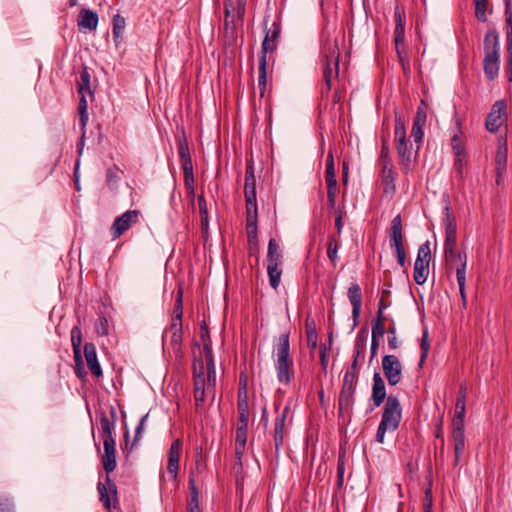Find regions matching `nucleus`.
<instances>
[{"mask_svg": "<svg viewBox=\"0 0 512 512\" xmlns=\"http://www.w3.org/2000/svg\"><path fill=\"white\" fill-rule=\"evenodd\" d=\"M202 344L206 364L202 357H195L193 364L194 400L197 410H199L205 402L206 384L208 390L216 384V370L212 354V341L202 342Z\"/></svg>", "mask_w": 512, "mask_h": 512, "instance_id": "f257e3e1", "label": "nucleus"}, {"mask_svg": "<svg viewBox=\"0 0 512 512\" xmlns=\"http://www.w3.org/2000/svg\"><path fill=\"white\" fill-rule=\"evenodd\" d=\"M275 369L277 379L280 383L289 384L293 376V361L290 358L289 333L285 332L279 335L277 343L274 346Z\"/></svg>", "mask_w": 512, "mask_h": 512, "instance_id": "f03ea898", "label": "nucleus"}, {"mask_svg": "<svg viewBox=\"0 0 512 512\" xmlns=\"http://www.w3.org/2000/svg\"><path fill=\"white\" fill-rule=\"evenodd\" d=\"M401 421V406L396 396L390 395L385 403L381 422L376 433V440L379 443L384 442L385 433L398 429Z\"/></svg>", "mask_w": 512, "mask_h": 512, "instance_id": "7ed1b4c3", "label": "nucleus"}, {"mask_svg": "<svg viewBox=\"0 0 512 512\" xmlns=\"http://www.w3.org/2000/svg\"><path fill=\"white\" fill-rule=\"evenodd\" d=\"M499 38L495 31H489L484 37V73L489 80H494L499 72Z\"/></svg>", "mask_w": 512, "mask_h": 512, "instance_id": "20e7f679", "label": "nucleus"}, {"mask_svg": "<svg viewBox=\"0 0 512 512\" xmlns=\"http://www.w3.org/2000/svg\"><path fill=\"white\" fill-rule=\"evenodd\" d=\"M267 262L269 283L273 289H277L282 275V270L280 269L282 254L279 245L274 239H270L268 244Z\"/></svg>", "mask_w": 512, "mask_h": 512, "instance_id": "39448f33", "label": "nucleus"}, {"mask_svg": "<svg viewBox=\"0 0 512 512\" xmlns=\"http://www.w3.org/2000/svg\"><path fill=\"white\" fill-rule=\"evenodd\" d=\"M357 385V377L353 376V372H345L343 383L338 398L339 416L350 413L354 404V393Z\"/></svg>", "mask_w": 512, "mask_h": 512, "instance_id": "423d86ee", "label": "nucleus"}, {"mask_svg": "<svg viewBox=\"0 0 512 512\" xmlns=\"http://www.w3.org/2000/svg\"><path fill=\"white\" fill-rule=\"evenodd\" d=\"M395 139L397 142V153L399 157V165L402 167L404 173L410 170L411 164V145L406 140V130L404 122L401 118L395 120Z\"/></svg>", "mask_w": 512, "mask_h": 512, "instance_id": "0eeeda50", "label": "nucleus"}, {"mask_svg": "<svg viewBox=\"0 0 512 512\" xmlns=\"http://www.w3.org/2000/svg\"><path fill=\"white\" fill-rule=\"evenodd\" d=\"M464 417L465 411H455L452 426V439L454 444V466L459 465L461 456L465 450V433H464Z\"/></svg>", "mask_w": 512, "mask_h": 512, "instance_id": "6e6552de", "label": "nucleus"}, {"mask_svg": "<svg viewBox=\"0 0 512 512\" xmlns=\"http://www.w3.org/2000/svg\"><path fill=\"white\" fill-rule=\"evenodd\" d=\"M430 260V245L429 242H426L420 245L417 258L414 263L413 279L418 285H423L427 280Z\"/></svg>", "mask_w": 512, "mask_h": 512, "instance_id": "1a4fd4ad", "label": "nucleus"}, {"mask_svg": "<svg viewBox=\"0 0 512 512\" xmlns=\"http://www.w3.org/2000/svg\"><path fill=\"white\" fill-rule=\"evenodd\" d=\"M139 210H128L121 216L115 218L111 228L110 234L112 239H118L122 234L128 231L139 220Z\"/></svg>", "mask_w": 512, "mask_h": 512, "instance_id": "9d476101", "label": "nucleus"}, {"mask_svg": "<svg viewBox=\"0 0 512 512\" xmlns=\"http://www.w3.org/2000/svg\"><path fill=\"white\" fill-rule=\"evenodd\" d=\"M382 368L389 385L395 386L402 380V364L395 355H385L382 358Z\"/></svg>", "mask_w": 512, "mask_h": 512, "instance_id": "9b49d317", "label": "nucleus"}, {"mask_svg": "<svg viewBox=\"0 0 512 512\" xmlns=\"http://www.w3.org/2000/svg\"><path fill=\"white\" fill-rule=\"evenodd\" d=\"M246 226L249 242L257 240V201L256 197H245Z\"/></svg>", "mask_w": 512, "mask_h": 512, "instance_id": "f8f14e48", "label": "nucleus"}, {"mask_svg": "<svg viewBox=\"0 0 512 512\" xmlns=\"http://www.w3.org/2000/svg\"><path fill=\"white\" fill-rule=\"evenodd\" d=\"M321 53L325 61H331L334 65L335 74H339V47L336 38L331 37L329 34L325 36L322 46Z\"/></svg>", "mask_w": 512, "mask_h": 512, "instance_id": "ddd939ff", "label": "nucleus"}, {"mask_svg": "<svg viewBox=\"0 0 512 512\" xmlns=\"http://www.w3.org/2000/svg\"><path fill=\"white\" fill-rule=\"evenodd\" d=\"M71 344L75 359V374L82 379L85 376L81 357L82 332L78 326H74L71 330Z\"/></svg>", "mask_w": 512, "mask_h": 512, "instance_id": "4468645a", "label": "nucleus"}, {"mask_svg": "<svg viewBox=\"0 0 512 512\" xmlns=\"http://www.w3.org/2000/svg\"><path fill=\"white\" fill-rule=\"evenodd\" d=\"M182 452V442L180 439H176L172 442L169 451H168V460H167V472L172 481L177 480L178 471H179V461Z\"/></svg>", "mask_w": 512, "mask_h": 512, "instance_id": "2eb2a0df", "label": "nucleus"}, {"mask_svg": "<svg viewBox=\"0 0 512 512\" xmlns=\"http://www.w3.org/2000/svg\"><path fill=\"white\" fill-rule=\"evenodd\" d=\"M506 111V103L503 100L496 101L492 108L490 113L488 114L485 122L486 129L491 132L495 133L498 131L500 126L503 123L502 116Z\"/></svg>", "mask_w": 512, "mask_h": 512, "instance_id": "dca6fc26", "label": "nucleus"}, {"mask_svg": "<svg viewBox=\"0 0 512 512\" xmlns=\"http://www.w3.org/2000/svg\"><path fill=\"white\" fill-rule=\"evenodd\" d=\"M388 234L391 248L394 250L404 248L403 224L400 214L392 219Z\"/></svg>", "mask_w": 512, "mask_h": 512, "instance_id": "f3484780", "label": "nucleus"}, {"mask_svg": "<svg viewBox=\"0 0 512 512\" xmlns=\"http://www.w3.org/2000/svg\"><path fill=\"white\" fill-rule=\"evenodd\" d=\"M290 412V407L287 405L283 408V410L277 415L274 423V444L276 453L279 452L280 448L284 443V435H285V425L286 419Z\"/></svg>", "mask_w": 512, "mask_h": 512, "instance_id": "a211bd4d", "label": "nucleus"}, {"mask_svg": "<svg viewBox=\"0 0 512 512\" xmlns=\"http://www.w3.org/2000/svg\"><path fill=\"white\" fill-rule=\"evenodd\" d=\"M444 257L447 267L456 270V276L460 271L463 272V275L466 274L467 256L465 253L455 250L445 253Z\"/></svg>", "mask_w": 512, "mask_h": 512, "instance_id": "6ab92c4d", "label": "nucleus"}, {"mask_svg": "<svg viewBox=\"0 0 512 512\" xmlns=\"http://www.w3.org/2000/svg\"><path fill=\"white\" fill-rule=\"evenodd\" d=\"M280 26L273 22L271 28L266 31L265 38L262 43V50L260 56H265L267 58V53L272 52L277 47V41L280 36Z\"/></svg>", "mask_w": 512, "mask_h": 512, "instance_id": "aec40b11", "label": "nucleus"}, {"mask_svg": "<svg viewBox=\"0 0 512 512\" xmlns=\"http://www.w3.org/2000/svg\"><path fill=\"white\" fill-rule=\"evenodd\" d=\"M348 298L352 305V317L354 321L353 326L355 327L358 324V318L360 316L362 306L361 288L358 284L355 283L349 287Z\"/></svg>", "mask_w": 512, "mask_h": 512, "instance_id": "412c9836", "label": "nucleus"}, {"mask_svg": "<svg viewBox=\"0 0 512 512\" xmlns=\"http://www.w3.org/2000/svg\"><path fill=\"white\" fill-rule=\"evenodd\" d=\"M104 455L102 457L103 468L107 473H111L116 468V448L115 440L109 439L103 441Z\"/></svg>", "mask_w": 512, "mask_h": 512, "instance_id": "4be33fe9", "label": "nucleus"}, {"mask_svg": "<svg viewBox=\"0 0 512 512\" xmlns=\"http://www.w3.org/2000/svg\"><path fill=\"white\" fill-rule=\"evenodd\" d=\"M171 333L169 346L172 348L174 353L179 356L181 354L183 327L182 324L171 323L168 330L165 333ZM166 334L163 335V342H166Z\"/></svg>", "mask_w": 512, "mask_h": 512, "instance_id": "5701e85b", "label": "nucleus"}, {"mask_svg": "<svg viewBox=\"0 0 512 512\" xmlns=\"http://www.w3.org/2000/svg\"><path fill=\"white\" fill-rule=\"evenodd\" d=\"M84 356L91 373L97 378L102 376V369L98 362L96 348L93 343H85Z\"/></svg>", "mask_w": 512, "mask_h": 512, "instance_id": "b1692460", "label": "nucleus"}, {"mask_svg": "<svg viewBox=\"0 0 512 512\" xmlns=\"http://www.w3.org/2000/svg\"><path fill=\"white\" fill-rule=\"evenodd\" d=\"M246 0H225V18L242 19L245 14Z\"/></svg>", "mask_w": 512, "mask_h": 512, "instance_id": "393cba45", "label": "nucleus"}, {"mask_svg": "<svg viewBox=\"0 0 512 512\" xmlns=\"http://www.w3.org/2000/svg\"><path fill=\"white\" fill-rule=\"evenodd\" d=\"M77 25L80 31L95 30L98 25V14L89 9H82L79 13Z\"/></svg>", "mask_w": 512, "mask_h": 512, "instance_id": "a878e982", "label": "nucleus"}, {"mask_svg": "<svg viewBox=\"0 0 512 512\" xmlns=\"http://www.w3.org/2000/svg\"><path fill=\"white\" fill-rule=\"evenodd\" d=\"M386 398L385 383L379 372L373 375L372 400L376 407H379Z\"/></svg>", "mask_w": 512, "mask_h": 512, "instance_id": "bb28decb", "label": "nucleus"}, {"mask_svg": "<svg viewBox=\"0 0 512 512\" xmlns=\"http://www.w3.org/2000/svg\"><path fill=\"white\" fill-rule=\"evenodd\" d=\"M507 164V141L504 137H499L498 147L495 155V165L498 176L506 169Z\"/></svg>", "mask_w": 512, "mask_h": 512, "instance_id": "cd10ccee", "label": "nucleus"}, {"mask_svg": "<svg viewBox=\"0 0 512 512\" xmlns=\"http://www.w3.org/2000/svg\"><path fill=\"white\" fill-rule=\"evenodd\" d=\"M111 418L112 421L109 420L108 416L105 413L100 415V429L103 437V441L114 439L112 435V431L115 427V422L117 420V414L114 408H111Z\"/></svg>", "mask_w": 512, "mask_h": 512, "instance_id": "c85d7f7f", "label": "nucleus"}, {"mask_svg": "<svg viewBox=\"0 0 512 512\" xmlns=\"http://www.w3.org/2000/svg\"><path fill=\"white\" fill-rule=\"evenodd\" d=\"M181 166L184 174V184L187 190L193 194L194 193V174H193V162L192 159H182Z\"/></svg>", "mask_w": 512, "mask_h": 512, "instance_id": "c756f323", "label": "nucleus"}, {"mask_svg": "<svg viewBox=\"0 0 512 512\" xmlns=\"http://www.w3.org/2000/svg\"><path fill=\"white\" fill-rule=\"evenodd\" d=\"M259 77H258V88L260 97H264L267 87V59L265 56L259 57Z\"/></svg>", "mask_w": 512, "mask_h": 512, "instance_id": "7c9ffc66", "label": "nucleus"}, {"mask_svg": "<svg viewBox=\"0 0 512 512\" xmlns=\"http://www.w3.org/2000/svg\"><path fill=\"white\" fill-rule=\"evenodd\" d=\"M183 318V288L180 286L177 290L176 299L173 307V317L171 323L182 324Z\"/></svg>", "mask_w": 512, "mask_h": 512, "instance_id": "2f4dec72", "label": "nucleus"}, {"mask_svg": "<svg viewBox=\"0 0 512 512\" xmlns=\"http://www.w3.org/2000/svg\"><path fill=\"white\" fill-rule=\"evenodd\" d=\"M125 26H126L125 18L122 17L120 14L114 15L112 33H113V38L115 41H118L119 39H121L123 31L125 29Z\"/></svg>", "mask_w": 512, "mask_h": 512, "instance_id": "473e14b6", "label": "nucleus"}, {"mask_svg": "<svg viewBox=\"0 0 512 512\" xmlns=\"http://www.w3.org/2000/svg\"><path fill=\"white\" fill-rule=\"evenodd\" d=\"M325 181L337 182L333 153L330 151L326 158Z\"/></svg>", "mask_w": 512, "mask_h": 512, "instance_id": "72a5a7b5", "label": "nucleus"}, {"mask_svg": "<svg viewBox=\"0 0 512 512\" xmlns=\"http://www.w3.org/2000/svg\"><path fill=\"white\" fill-rule=\"evenodd\" d=\"M78 86V92L80 94H83L85 92L92 94L91 88H90V74L85 67L81 74H80V80L77 82Z\"/></svg>", "mask_w": 512, "mask_h": 512, "instance_id": "f704fd0d", "label": "nucleus"}, {"mask_svg": "<svg viewBox=\"0 0 512 512\" xmlns=\"http://www.w3.org/2000/svg\"><path fill=\"white\" fill-rule=\"evenodd\" d=\"M445 235L456 234L457 233V224L455 217L450 213L449 207L445 208Z\"/></svg>", "mask_w": 512, "mask_h": 512, "instance_id": "c9c22d12", "label": "nucleus"}, {"mask_svg": "<svg viewBox=\"0 0 512 512\" xmlns=\"http://www.w3.org/2000/svg\"><path fill=\"white\" fill-rule=\"evenodd\" d=\"M198 206L201 217V226L202 230L205 231L208 229V208L207 203L203 195L198 197Z\"/></svg>", "mask_w": 512, "mask_h": 512, "instance_id": "e433bc0d", "label": "nucleus"}, {"mask_svg": "<svg viewBox=\"0 0 512 512\" xmlns=\"http://www.w3.org/2000/svg\"><path fill=\"white\" fill-rule=\"evenodd\" d=\"M323 77L326 84L327 91H329L332 87V79L333 77H338V74H335L334 65L331 61H325L324 69H323Z\"/></svg>", "mask_w": 512, "mask_h": 512, "instance_id": "4c0bfd02", "label": "nucleus"}, {"mask_svg": "<svg viewBox=\"0 0 512 512\" xmlns=\"http://www.w3.org/2000/svg\"><path fill=\"white\" fill-rule=\"evenodd\" d=\"M338 242L335 238V236H329L328 238V247H327V256L330 259L333 266H336L337 262V252H338Z\"/></svg>", "mask_w": 512, "mask_h": 512, "instance_id": "58836bf2", "label": "nucleus"}, {"mask_svg": "<svg viewBox=\"0 0 512 512\" xmlns=\"http://www.w3.org/2000/svg\"><path fill=\"white\" fill-rule=\"evenodd\" d=\"M429 349H430L429 334H428V330L425 329L423 331L421 342H420V350H421L420 363H419L420 367L423 365L424 361L426 360L428 353H429Z\"/></svg>", "mask_w": 512, "mask_h": 512, "instance_id": "ea45409f", "label": "nucleus"}, {"mask_svg": "<svg viewBox=\"0 0 512 512\" xmlns=\"http://www.w3.org/2000/svg\"><path fill=\"white\" fill-rule=\"evenodd\" d=\"M382 176L385 184L387 186H391L392 189L394 190V172L392 169L391 161H385V163L383 164Z\"/></svg>", "mask_w": 512, "mask_h": 512, "instance_id": "a19ab883", "label": "nucleus"}, {"mask_svg": "<svg viewBox=\"0 0 512 512\" xmlns=\"http://www.w3.org/2000/svg\"><path fill=\"white\" fill-rule=\"evenodd\" d=\"M364 333H365V329L362 328L355 340L354 354H357V357H363L365 354L366 337L363 336Z\"/></svg>", "mask_w": 512, "mask_h": 512, "instance_id": "79ce46f5", "label": "nucleus"}, {"mask_svg": "<svg viewBox=\"0 0 512 512\" xmlns=\"http://www.w3.org/2000/svg\"><path fill=\"white\" fill-rule=\"evenodd\" d=\"M388 334V346L391 350H396L400 347V341L396 336V326L395 323L392 322L387 329Z\"/></svg>", "mask_w": 512, "mask_h": 512, "instance_id": "37998d69", "label": "nucleus"}, {"mask_svg": "<svg viewBox=\"0 0 512 512\" xmlns=\"http://www.w3.org/2000/svg\"><path fill=\"white\" fill-rule=\"evenodd\" d=\"M405 26H395L394 41L397 54L401 55V46L404 44Z\"/></svg>", "mask_w": 512, "mask_h": 512, "instance_id": "c03bdc74", "label": "nucleus"}, {"mask_svg": "<svg viewBox=\"0 0 512 512\" xmlns=\"http://www.w3.org/2000/svg\"><path fill=\"white\" fill-rule=\"evenodd\" d=\"M475 4V16L478 20L485 22L487 20L486 10L488 2L487 0H474Z\"/></svg>", "mask_w": 512, "mask_h": 512, "instance_id": "a18cd8bd", "label": "nucleus"}, {"mask_svg": "<svg viewBox=\"0 0 512 512\" xmlns=\"http://www.w3.org/2000/svg\"><path fill=\"white\" fill-rule=\"evenodd\" d=\"M466 394H467V385L465 383H461L460 387H459L457 401L455 404V411H459V410L465 411Z\"/></svg>", "mask_w": 512, "mask_h": 512, "instance_id": "49530a36", "label": "nucleus"}, {"mask_svg": "<svg viewBox=\"0 0 512 512\" xmlns=\"http://www.w3.org/2000/svg\"><path fill=\"white\" fill-rule=\"evenodd\" d=\"M327 185V198L330 208H335L337 197V182H326Z\"/></svg>", "mask_w": 512, "mask_h": 512, "instance_id": "de8ad7c7", "label": "nucleus"}, {"mask_svg": "<svg viewBox=\"0 0 512 512\" xmlns=\"http://www.w3.org/2000/svg\"><path fill=\"white\" fill-rule=\"evenodd\" d=\"M97 490L100 494V501L104 504V506L106 508L109 509L111 506V502H110V497H109L107 486L102 482H98Z\"/></svg>", "mask_w": 512, "mask_h": 512, "instance_id": "09e8293b", "label": "nucleus"}, {"mask_svg": "<svg viewBox=\"0 0 512 512\" xmlns=\"http://www.w3.org/2000/svg\"><path fill=\"white\" fill-rule=\"evenodd\" d=\"M0 512H15L12 499L5 494H0Z\"/></svg>", "mask_w": 512, "mask_h": 512, "instance_id": "8fccbe9b", "label": "nucleus"}, {"mask_svg": "<svg viewBox=\"0 0 512 512\" xmlns=\"http://www.w3.org/2000/svg\"><path fill=\"white\" fill-rule=\"evenodd\" d=\"M96 333L99 336H107L109 334V323L106 317H100L95 325Z\"/></svg>", "mask_w": 512, "mask_h": 512, "instance_id": "3c124183", "label": "nucleus"}, {"mask_svg": "<svg viewBox=\"0 0 512 512\" xmlns=\"http://www.w3.org/2000/svg\"><path fill=\"white\" fill-rule=\"evenodd\" d=\"M118 180H119V176L117 174V167L114 166L112 168L107 169L106 182L111 188L115 187Z\"/></svg>", "mask_w": 512, "mask_h": 512, "instance_id": "603ef678", "label": "nucleus"}, {"mask_svg": "<svg viewBox=\"0 0 512 512\" xmlns=\"http://www.w3.org/2000/svg\"><path fill=\"white\" fill-rule=\"evenodd\" d=\"M456 245V234L445 235L444 254L457 250Z\"/></svg>", "mask_w": 512, "mask_h": 512, "instance_id": "864d4df0", "label": "nucleus"}, {"mask_svg": "<svg viewBox=\"0 0 512 512\" xmlns=\"http://www.w3.org/2000/svg\"><path fill=\"white\" fill-rule=\"evenodd\" d=\"M457 283L459 286V292L463 301V305H466V292H465V283H466V274L463 275V272H458Z\"/></svg>", "mask_w": 512, "mask_h": 512, "instance_id": "5fc2aeb1", "label": "nucleus"}, {"mask_svg": "<svg viewBox=\"0 0 512 512\" xmlns=\"http://www.w3.org/2000/svg\"><path fill=\"white\" fill-rule=\"evenodd\" d=\"M244 194L245 197H256V179H245Z\"/></svg>", "mask_w": 512, "mask_h": 512, "instance_id": "6e6d98bb", "label": "nucleus"}, {"mask_svg": "<svg viewBox=\"0 0 512 512\" xmlns=\"http://www.w3.org/2000/svg\"><path fill=\"white\" fill-rule=\"evenodd\" d=\"M385 333V325L384 323H380V321H373L372 323V338L379 339L383 337Z\"/></svg>", "mask_w": 512, "mask_h": 512, "instance_id": "4d7b16f0", "label": "nucleus"}, {"mask_svg": "<svg viewBox=\"0 0 512 512\" xmlns=\"http://www.w3.org/2000/svg\"><path fill=\"white\" fill-rule=\"evenodd\" d=\"M452 148L454 152V156L465 154L464 146L461 143V140L458 135H454L452 137Z\"/></svg>", "mask_w": 512, "mask_h": 512, "instance_id": "13d9d810", "label": "nucleus"}, {"mask_svg": "<svg viewBox=\"0 0 512 512\" xmlns=\"http://www.w3.org/2000/svg\"><path fill=\"white\" fill-rule=\"evenodd\" d=\"M178 152L180 160L191 158L188 143L185 139L179 141Z\"/></svg>", "mask_w": 512, "mask_h": 512, "instance_id": "bf43d9fd", "label": "nucleus"}, {"mask_svg": "<svg viewBox=\"0 0 512 512\" xmlns=\"http://www.w3.org/2000/svg\"><path fill=\"white\" fill-rule=\"evenodd\" d=\"M247 432L248 429L237 428L235 436V445H244L247 443Z\"/></svg>", "mask_w": 512, "mask_h": 512, "instance_id": "052dcab7", "label": "nucleus"}, {"mask_svg": "<svg viewBox=\"0 0 512 512\" xmlns=\"http://www.w3.org/2000/svg\"><path fill=\"white\" fill-rule=\"evenodd\" d=\"M411 137L414 139V142L417 144V147L416 149L418 150L419 149V145L420 143L422 142V139H423V130H422V127H419V126H412V131H411Z\"/></svg>", "mask_w": 512, "mask_h": 512, "instance_id": "680f3d73", "label": "nucleus"}, {"mask_svg": "<svg viewBox=\"0 0 512 512\" xmlns=\"http://www.w3.org/2000/svg\"><path fill=\"white\" fill-rule=\"evenodd\" d=\"M507 52H508V55H507V64H506L505 71H506L509 81H511L512 80V42L509 43Z\"/></svg>", "mask_w": 512, "mask_h": 512, "instance_id": "e2e57ef3", "label": "nucleus"}, {"mask_svg": "<svg viewBox=\"0 0 512 512\" xmlns=\"http://www.w3.org/2000/svg\"><path fill=\"white\" fill-rule=\"evenodd\" d=\"M425 123H426V112L423 109L418 108L416 116L414 117L413 125L423 128Z\"/></svg>", "mask_w": 512, "mask_h": 512, "instance_id": "0e129e2a", "label": "nucleus"}, {"mask_svg": "<svg viewBox=\"0 0 512 512\" xmlns=\"http://www.w3.org/2000/svg\"><path fill=\"white\" fill-rule=\"evenodd\" d=\"M394 19H395V26H399V27L404 26L405 12H404V10L400 9V7L398 5L395 7Z\"/></svg>", "mask_w": 512, "mask_h": 512, "instance_id": "69168bd1", "label": "nucleus"}, {"mask_svg": "<svg viewBox=\"0 0 512 512\" xmlns=\"http://www.w3.org/2000/svg\"><path fill=\"white\" fill-rule=\"evenodd\" d=\"M200 339L201 342L211 341L209 328L205 321L200 323Z\"/></svg>", "mask_w": 512, "mask_h": 512, "instance_id": "338daca9", "label": "nucleus"}, {"mask_svg": "<svg viewBox=\"0 0 512 512\" xmlns=\"http://www.w3.org/2000/svg\"><path fill=\"white\" fill-rule=\"evenodd\" d=\"M466 155L463 154V155H456L455 156V160H454V166H455V169L457 170V172L461 175L462 172H463V168L466 164Z\"/></svg>", "mask_w": 512, "mask_h": 512, "instance_id": "774afa93", "label": "nucleus"}]
</instances>
